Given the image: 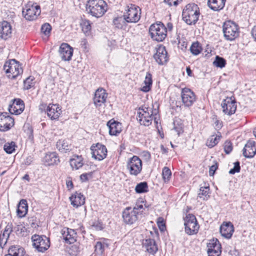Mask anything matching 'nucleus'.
I'll use <instances>...</instances> for the list:
<instances>
[{
    "mask_svg": "<svg viewBox=\"0 0 256 256\" xmlns=\"http://www.w3.org/2000/svg\"><path fill=\"white\" fill-rule=\"evenodd\" d=\"M108 10V4L104 0H89L86 4V10L92 16L102 17Z\"/></svg>",
    "mask_w": 256,
    "mask_h": 256,
    "instance_id": "f257e3e1",
    "label": "nucleus"
},
{
    "mask_svg": "<svg viewBox=\"0 0 256 256\" xmlns=\"http://www.w3.org/2000/svg\"><path fill=\"white\" fill-rule=\"evenodd\" d=\"M199 15V8L194 3L187 4L182 13L184 20L188 24H195L198 19Z\"/></svg>",
    "mask_w": 256,
    "mask_h": 256,
    "instance_id": "f03ea898",
    "label": "nucleus"
},
{
    "mask_svg": "<svg viewBox=\"0 0 256 256\" xmlns=\"http://www.w3.org/2000/svg\"><path fill=\"white\" fill-rule=\"evenodd\" d=\"M149 32L153 40L162 42L167 36L166 28L162 22L152 24L149 28Z\"/></svg>",
    "mask_w": 256,
    "mask_h": 256,
    "instance_id": "7ed1b4c3",
    "label": "nucleus"
},
{
    "mask_svg": "<svg viewBox=\"0 0 256 256\" xmlns=\"http://www.w3.org/2000/svg\"><path fill=\"white\" fill-rule=\"evenodd\" d=\"M4 70L7 74V76L12 79L16 78L23 72L19 62L14 59L6 62L4 66Z\"/></svg>",
    "mask_w": 256,
    "mask_h": 256,
    "instance_id": "20e7f679",
    "label": "nucleus"
},
{
    "mask_svg": "<svg viewBox=\"0 0 256 256\" xmlns=\"http://www.w3.org/2000/svg\"><path fill=\"white\" fill-rule=\"evenodd\" d=\"M223 32L226 40H233L239 36L238 26L232 21L226 22L223 25Z\"/></svg>",
    "mask_w": 256,
    "mask_h": 256,
    "instance_id": "39448f33",
    "label": "nucleus"
},
{
    "mask_svg": "<svg viewBox=\"0 0 256 256\" xmlns=\"http://www.w3.org/2000/svg\"><path fill=\"white\" fill-rule=\"evenodd\" d=\"M137 120L142 125L148 126L151 124L153 119V110L152 108L142 106L138 112Z\"/></svg>",
    "mask_w": 256,
    "mask_h": 256,
    "instance_id": "423d86ee",
    "label": "nucleus"
},
{
    "mask_svg": "<svg viewBox=\"0 0 256 256\" xmlns=\"http://www.w3.org/2000/svg\"><path fill=\"white\" fill-rule=\"evenodd\" d=\"M32 240L33 246L38 252H44L50 246V241L45 236L34 234L32 236Z\"/></svg>",
    "mask_w": 256,
    "mask_h": 256,
    "instance_id": "0eeeda50",
    "label": "nucleus"
},
{
    "mask_svg": "<svg viewBox=\"0 0 256 256\" xmlns=\"http://www.w3.org/2000/svg\"><path fill=\"white\" fill-rule=\"evenodd\" d=\"M126 168L130 175L137 176L142 170V161L136 156L129 158L126 164Z\"/></svg>",
    "mask_w": 256,
    "mask_h": 256,
    "instance_id": "6e6552de",
    "label": "nucleus"
},
{
    "mask_svg": "<svg viewBox=\"0 0 256 256\" xmlns=\"http://www.w3.org/2000/svg\"><path fill=\"white\" fill-rule=\"evenodd\" d=\"M140 8L138 6L131 4L130 6H128V9L124 16L126 22L136 23L140 20Z\"/></svg>",
    "mask_w": 256,
    "mask_h": 256,
    "instance_id": "1a4fd4ad",
    "label": "nucleus"
},
{
    "mask_svg": "<svg viewBox=\"0 0 256 256\" xmlns=\"http://www.w3.org/2000/svg\"><path fill=\"white\" fill-rule=\"evenodd\" d=\"M40 8L39 6H35L29 2L23 8L22 14L26 20H34L40 14Z\"/></svg>",
    "mask_w": 256,
    "mask_h": 256,
    "instance_id": "9d476101",
    "label": "nucleus"
},
{
    "mask_svg": "<svg viewBox=\"0 0 256 256\" xmlns=\"http://www.w3.org/2000/svg\"><path fill=\"white\" fill-rule=\"evenodd\" d=\"M185 231L189 235L196 234L198 232L199 225L196 216L192 214H188L184 218Z\"/></svg>",
    "mask_w": 256,
    "mask_h": 256,
    "instance_id": "9b49d317",
    "label": "nucleus"
},
{
    "mask_svg": "<svg viewBox=\"0 0 256 256\" xmlns=\"http://www.w3.org/2000/svg\"><path fill=\"white\" fill-rule=\"evenodd\" d=\"M236 102L232 97H227L221 104L222 112L225 114L231 116L234 114L236 110Z\"/></svg>",
    "mask_w": 256,
    "mask_h": 256,
    "instance_id": "f8f14e48",
    "label": "nucleus"
},
{
    "mask_svg": "<svg viewBox=\"0 0 256 256\" xmlns=\"http://www.w3.org/2000/svg\"><path fill=\"white\" fill-rule=\"evenodd\" d=\"M92 157L95 160H104L107 155V149L106 147L98 143L95 146H91Z\"/></svg>",
    "mask_w": 256,
    "mask_h": 256,
    "instance_id": "ddd939ff",
    "label": "nucleus"
},
{
    "mask_svg": "<svg viewBox=\"0 0 256 256\" xmlns=\"http://www.w3.org/2000/svg\"><path fill=\"white\" fill-rule=\"evenodd\" d=\"M181 98L182 103L188 107L192 106L196 100L194 92L188 88L182 89Z\"/></svg>",
    "mask_w": 256,
    "mask_h": 256,
    "instance_id": "4468645a",
    "label": "nucleus"
},
{
    "mask_svg": "<svg viewBox=\"0 0 256 256\" xmlns=\"http://www.w3.org/2000/svg\"><path fill=\"white\" fill-rule=\"evenodd\" d=\"M14 119L8 113L0 114V130L5 132L14 126Z\"/></svg>",
    "mask_w": 256,
    "mask_h": 256,
    "instance_id": "2eb2a0df",
    "label": "nucleus"
},
{
    "mask_svg": "<svg viewBox=\"0 0 256 256\" xmlns=\"http://www.w3.org/2000/svg\"><path fill=\"white\" fill-rule=\"evenodd\" d=\"M207 246L208 256H219L220 254L221 245L217 239L210 240Z\"/></svg>",
    "mask_w": 256,
    "mask_h": 256,
    "instance_id": "dca6fc26",
    "label": "nucleus"
},
{
    "mask_svg": "<svg viewBox=\"0 0 256 256\" xmlns=\"http://www.w3.org/2000/svg\"><path fill=\"white\" fill-rule=\"evenodd\" d=\"M136 210H132L130 207L124 209L122 212V218L125 223L132 224L138 219V215Z\"/></svg>",
    "mask_w": 256,
    "mask_h": 256,
    "instance_id": "f3484780",
    "label": "nucleus"
},
{
    "mask_svg": "<svg viewBox=\"0 0 256 256\" xmlns=\"http://www.w3.org/2000/svg\"><path fill=\"white\" fill-rule=\"evenodd\" d=\"M59 53L62 60L70 61L73 54V48L68 44L62 43L60 47Z\"/></svg>",
    "mask_w": 256,
    "mask_h": 256,
    "instance_id": "a211bd4d",
    "label": "nucleus"
},
{
    "mask_svg": "<svg viewBox=\"0 0 256 256\" xmlns=\"http://www.w3.org/2000/svg\"><path fill=\"white\" fill-rule=\"evenodd\" d=\"M154 58L158 64L162 65L166 63L168 58L165 47L163 46L158 47L156 53L154 55Z\"/></svg>",
    "mask_w": 256,
    "mask_h": 256,
    "instance_id": "6ab92c4d",
    "label": "nucleus"
},
{
    "mask_svg": "<svg viewBox=\"0 0 256 256\" xmlns=\"http://www.w3.org/2000/svg\"><path fill=\"white\" fill-rule=\"evenodd\" d=\"M244 156L247 158H252L256 154V143L250 140L245 144L242 150Z\"/></svg>",
    "mask_w": 256,
    "mask_h": 256,
    "instance_id": "aec40b11",
    "label": "nucleus"
},
{
    "mask_svg": "<svg viewBox=\"0 0 256 256\" xmlns=\"http://www.w3.org/2000/svg\"><path fill=\"white\" fill-rule=\"evenodd\" d=\"M24 109V102L20 98L14 99L13 104L8 108L9 112L12 114L16 115L21 114Z\"/></svg>",
    "mask_w": 256,
    "mask_h": 256,
    "instance_id": "412c9836",
    "label": "nucleus"
},
{
    "mask_svg": "<svg viewBox=\"0 0 256 256\" xmlns=\"http://www.w3.org/2000/svg\"><path fill=\"white\" fill-rule=\"evenodd\" d=\"M108 94L106 93L105 90L102 88H98L94 94V102L96 106H100L104 104L107 98Z\"/></svg>",
    "mask_w": 256,
    "mask_h": 256,
    "instance_id": "4be33fe9",
    "label": "nucleus"
},
{
    "mask_svg": "<svg viewBox=\"0 0 256 256\" xmlns=\"http://www.w3.org/2000/svg\"><path fill=\"white\" fill-rule=\"evenodd\" d=\"M48 116L52 120L58 119L62 112L58 105L50 104L46 108Z\"/></svg>",
    "mask_w": 256,
    "mask_h": 256,
    "instance_id": "5701e85b",
    "label": "nucleus"
},
{
    "mask_svg": "<svg viewBox=\"0 0 256 256\" xmlns=\"http://www.w3.org/2000/svg\"><path fill=\"white\" fill-rule=\"evenodd\" d=\"M106 125L109 128V134L112 136H116L122 130V124L114 119L109 120Z\"/></svg>",
    "mask_w": 256,
    "mask_h": 256,
    "instance_id": "b1692460",
    "label": "nucleus"
},
{
    "mask_svg": "<svg viewBox=\"0 0 256 256\" xmlns=\"http://www.w3.org/2000/svg\"><path fill=\"white\" fill-rule=\"evenodd\" d=\"M12 34V26L9 22L3 21L0 24V38L6 40Z\"/></svg>",
    "mask_w": 256,
    "mask_h": 256,
    "instance_id": "393cba45",
    "label": "nucleus"
},
{
    "mask_svg": "<svg viewBox=\"0 0 256 256\" xmlns=\"http://www.w3.org/2000/svg\"><path fill=\"white\" fill-rule=\"evenodd\" d=\"M220 231L222 236L226 238H230L232 235L234 228L230 222L223 223L220 227Z\"/></svg>",
    "mask_w": 256,
    "mask_h": 256,
    "instance_id": "a878e982",
    "label": "nucleus"
},
{
    "mask_svg": "<svg viewBox=\"0 0 256 256\" xmlns=\"http://www.w3.org/2000/svg\"><path fill=\"white\" fill-rule=\"evenodd\" d=\"M62 232V237L66 243L72 244L76 241V233L74 230L65 228Z\"/></svg>",
    "mask_w": 256,
    "mask_h": 256,
    "instance_id": "bb28decb",
    "label": "nucleus"
},
{
    "mask_svg": "<svg viewBox=\"0 0 256 256\" xmlns=\"http://www.w3.org/2000/svg\"><path fill=\"white\" fill-rule=\"evenodd\" d=\"M12 232V224H8L6 226L2 234H0V247L3 248L8 242L10 234Z\"/></svg>",
    "mask_w": 256,
    "mask_h": 256,
    "instance_id": "cd10ccee",
    "label": "nucleus"
},
{
    "mask_svg": "<svg viewBox=\"0 0 256 256\" xmlns=\"http://www.w3.org/2000/svg\"><path fill=\"white\" fill-rule=\"evenodd\" d=\"M71 204L76 208L83 205L85 203V197L80 193L76 192L70 198Z\"/></svg>",
    "mask_w": 256,
    "mask_h": 256,
    "instance_id": "c85d7f7f",
    "label": "nucleus"
},
{
    "mask_svg": "<svg viewBox=\"0 0 256 256\" xmlns=\"http://www.w3.org/2000/svg\"><path fill=\"white\" fill-rule=\"evenodd\" d=\"M143 247L150 254H154L158 248L154 239L148 238L145 240L143 242Z\"/></svg>",
    "mask_w": 256,
    "mask_h": 256,
    "instance_id": "c756f323",
    "label": "nucleus"
},
{
    "mask_svg": "<svg viewBox=\"0 0 256 256\" xmlns=\"http://www.w3.org/2000/svg\"><path fill=\"white\" fill-rule=\"evenodd\" d=\"M226 0H208V7L214 11H220L223 9Z\"/></svg>",
    "mask_w": 256,
    "mask_h": 256,
    "instance_id": "7c9ffc66",
    "label": "nucleus"
},
{
    "mask_svg": "<svg viewBox=\"0 0 256 256\" xmlns=\"http://www.w3.org/2000/svg\"><path fill=\"white\" fill-rule=\"evenodd\" d=\"M44 162L46 164L50 166L57 164L60 160L56 152H52L46 154L44 158Z\"/></svg>",
    "mask_w": 256,
    "mask_h": 256,
    "instance_id": "2f4dec72",
    "label": "nucleus"
},
{
    "mask_svg": "<svg viewBox=\"0 0 256 256\" xmlns=\"http://www.w3.org/2000/svg\"><path fill=\"white\" fill-rule=\"evenodd\" d=\"M28 210V206L27 201L24 199L21 200L18 205L16 210L18 216L20 218L24 217L27 214Z\"/></svg>",
    "mask_w": 256,
    "mask_h": 256,
    "instance_id": "473e14b6",
    "label": "nucleus"
},
{
    "mask_svg": "<svg viewBox=\"0 0 256 256\" xmlns=\"http://www.w3.org/2000/svg\"><path fill=\"white\" fill-rule=\"evenodd\" d=\"M210 197L209 186L208 184V185H206V184H204V186H201L200 187L198 198H200L203 200H206L210 198Z\"/></svg>",
    "mask_w": 256,
    "mask_h": 256,
    "instance_id": "72a5a7b5",
    "label": "nucleus"
},
{
    "mask_svg": "<svg viewBox=\"0 0 256 256\" xmlns=\"http://www.w3.org/2000/svg\"><path fill=\"white\" fill-rule=\"evenodd\" d=\"M56 148L62 153H66L71 150V145L68 144V142L64 140H59L56 144Z\"/></svg>",
    "mask_w": 256,
    "mask_h": 256,
    "instance_id": "f704fd0d",
    "label": "nucleus"
},
{
    "mask_svg": "<svg viewBox=\"0 0 256 256\" xmlns=\"http://www.w3.org/2000/svg\"><path fill=\"white\" fill-rule=\"evenodd\" d=\"M11 256H24V248L19 246H12L8 250Z\"/></svg>",
    "mask_w": 256,
    "mask_h": 256,
    "instance_id": "c9c22d12",
    "label": "nucleus"
},
{
    "mask_svg": "<svg viewBox=\"0 0 256 256\" xmlns=\"http://www.w3.org/2000/svg\"><path fill=\"white\" fill-rule=\"evenodd\" d=\"M152 76L150 73L148 72L145 77V79L144 80V84L145 86H144L142 88V90L144 92H148L150 87L152 85Z\"/></svg>",
    "mask_w": 256,
    "mask_h": 256,
    "instance_id": "e433bc0d",
    "label": "nucleus"
},
{
    "mask_svg": "<svg viewBox=\"0 0 256 256\" xmlns=\"http://www.w3.org/2000/svg\"><path fill=\"white\" fill-rule=\"evenodd\" d=\"M70 166L72 168L76 170L81 168L82 165V159L81 156H76L75 158H72L70 162Z\"/></svg>",
    "mask_w": 256,
    "mask_h": 256,
    "instance_id": "4c0bfd02",
    "label": "nucleus"
},
{
    "mask_svg": "<svg viewBox=\"0 0 256 256\" xmlns=\"http://www.w3.org/2000/svg\"><path fill=\"white\" fill-rule=\"evenodd\" d=\"M126 22L124 16L116 18L113 20L114 24L120 29L124 28L126 27Z\"/></svg>",
    "mask_w": 256,
    "mask_h": 256,
    "instance_id": "58836bf2",
    "label": "nucleus"
},
{
    "mask_svg": "<svg viewBox=\"0 0 256 256\" xmlns=\"http://www.w3.org/2000/svg\"><path fill=\"white\" fill-rule=\"evenodd\" d=\"M148 186L146 182H141L138 184L135 190L136 193L141 194L148 192Z\"/></svg>",
    "mask_w": 256,
    "mask_h": 256,
    "instance_id": "ea45409f",
    "label": "nucleus"
},
{
    "mask_svg": "<svg viewBox=\"0 0 256 256\" xmlns=\"http://www.w3.org/2000/svg\"><path fill=\"white\" fill-rule=\"evenodd\" d=\"M34 76H30L27 78L24 82V90H29L34 85Z\"/></svg>",
    "mask_w": 256,
    "mask_h": 256,
    "instance_id": "a19ab883",
    "label": "nucleus"
},
{
    "mask_svg": "<svg viewBox=\"0 0 256 256\" xmlns=\"http://www.w3.org/2000/svg\"><path fill=\"white\" fill-rule=\"evenodd\" d=\"M213 64L218 68H222L224 67L226 64V60L224 58L216 56L215 60L213 62Z\"/></svg>",
    "mask_w": 256,
    "mask_h": 256,
    "instance_id": "79ce46f5",
    "label": "nucleus"
},
{
    "mask_svg": "<svg viewBox=\"0 0 256 256\" xmlns=\"http://www.w3.org/2000/svg\"><path fill=\"white\" fill-rule=\"evenodd\" d=\"M220 138V136H211L208 139L206 145L209 148H212L218 143Z\"/></svg>",
    "mask_w": 256,
    "mask_h": 256,
    "instance_id": "37998d69",
    "label": "nucleus"
},
{
    "mask_svg": "<svg viewBox=\"0 0 256 256\" xmlns=\"http://www.w3.org/2000/svg\"><path fill=\"white\" fill-rule=\"evenodd\" d=\"M16 147L15 142H10L6 143L4 146V148L6 153L12 154L15 150Z\"/></svg>",
    "mask_w": 256,
    "mask_h": 256,
    "instance_id": "c03bdc74",
    "label": "nucleus"
},
{
    "mask_svg": "<svg viewBox=\"0 0 256 256\" xmlns=\"http://www.w3.org/2000/svg\"><path fill=\"white\" fill-rule=\"evenodd\" d=\"M83 32L86 35H89L91 30L90 23L89 20H84L81 24Z\"/></svg>",
    "mask_w": 256,
    "mask_h": 256,
    "instance_id": "a18cd8bd",
    "label": "nucleus"
},
{
    "mask_svg": "<svg viewBox=\"0 0 256 256\" xmlns=\"http://www.w3.org/2000/svg\"><path fill=\"white\" fill-rule=\"evenodd\" d=\"M191 52L194 55L198 54L202 50L201 46L198 42H194L192 44L190 48Z\"/></svg>",
    "mask_w": 256,
    "mask_h": 256,
    "instance_id": "49530a36",
    "label": "nucleus"
},
{
    "mask_svg": "<svg viewBox=\"0 0 256 256\" xmlns=\"http://www.w3.org/2000/svg\"><path fill=\"white\" fill-rule=\"evenodd\" d=\"M162 178L165 182H168L171 176L172 172L169 168L164 167L162 172Z\"/></svg>",
    "mask_w": 256,
    "mask_h": 256,
    "instance_id": "de8ad7c7",
    "label": "nucleus"
},
{
    "mask_svg": "<svg viewBox=\"0 0 256 256\" xmlns=\"http://www.w3.org/2000/svg\"><path fill=\"white\" fill-rule=\"evenodd\" d=\"M104 250V244H102L100 242H96L95 245V252L96 254L102 255Z\"/></svg>",
    "mask_w": 256,
    "mask_h": 256,
    "instance_id": "09e8293b",
    "label": "nucleus"
},
{
    "mask_svg": "<svg viewBox=\"0 0 256 256\" xmlns=\"http://www.w3.org/2000/svg\"><path fill=\"white\" fill-rule=\"evenodd\" d=\"M52 27L48 23L44 24L41 28V32L46 36H48L50 32Z\"/></svg>",
    "mask_w": 256,
    "mask_h": 256,
    "instance_id": "8fccbe9b",
    "label": "nucleus"
},
{
    "mask_svg": "<svg viewBox=\"0 0 256 256\" xmlns=\"http://www.w3.org/2000/svg\"><path fill=\"white\" fill-rule=\"evenodd\" d=\"M240 163L239 162H236L234 163V166L230 170L229 174H234L236 172H240Z\"/></svg>",
    "mask_w": 256,
    "mask_h": 256,
    "instance_id": "3c124183",
    "label": "nucleus"
},
{
    "mask_svg": "<svg viewBox=\"0 0 256 256\" xmlns=\"http://www.w3.org/2000/svg\"><path fill=\"white\" fill-rule=\"evenodd\" d=\"M232 150V144L230 142H226L224 144V150L226 154H230Z\"/></svg>",
    "mask_w": 256,
    "mask_h": 256,
    "instance_id": "603ef678",
    "label": "nucleus"
},
{
    "mask_svg": "<svg viewBox=\"0 0 256 256\" xmlns=\"http://www.w3.org/2000/svg\"><path fill=\"white\" fill-rule=\"evenodd\" d=\"M182 1V0H164V2L170 6H176Z\"/></svg>",
    "mask_w": 256,
    "mask_h": 256,
    "instance_id": "864d4df0",
    "label": "nucleus"
},
{
    "mask_svg": "<svg viewBox=\"0 0 256 256\" xmlns=\"http://www.w3.org/2000/svg\"><path fill=\"white\" fill-rule=\"evenodd\" d=\"M174 130L177 132L178 136H179L180 134L184 132L183 126H182V124L176 126L175 122H174Z\"/></svg>",
    "mask_w": 256,
    "mask_h": 256,
    "instance_id": "5fc2aeb1",
    "label": "nucleus"
},
{
    "mask_svg": "<svg viewBox=\"0 0 256 256\" xmlns=\"http://www.w3.org/2000/svg\"><path fill=\"white\" fill-rule=\"evenodd\" d=\"M144 209V206L142 204H136L133 208L132 210H136V212H137V214L138 215L140 214H142V210Z\"/></svg>",
    "mask_w": 256,
    "mask_h": 256,
    "instance_id": "6e6d98bb",
    "label": "nucleus"
},
{
    "mask_svg": "<svg viewBox=\"0 0 256 256\" xmlns=\"http://www.w3.org/2000/svg\"><path fill=\"white\" fill-rule=\"evenodd\" d=\"M218 166L217 163H216L214 164L210 168L209 170V174L210 176H212L214 174V172L216 169L218 168Z\"/></svg>",
    "mask_w": 256,
    "mask_h": 256,
    "instance_id": "4d7b16f0",
    "label": "nucleus"
},
{
    "mask_svg": "<svg viewBox=\"0 0 256 256\" xmlns=\"http://www.w3.org/2000/svg\"><path fill=\"white\" fill-rule=\"evenodd\" d=\"M158 224L161 230H163L166 228V226L162 218H159L158 221Z\"/></svg>",
    "mask_w": 256,
    "mask_h": 256,
    "instance_id": "13d9d810",
    "label": "nucleus"
},
{
    "mask_svg": "<svg viewBox=\"0 0 256 256\" xmlns=\"http://www.w3.org/2000/svg\"><path fill=\"white\" fill-rule=\"evenodd\" d=\"M90 175L88 174H83L80 175V178L82 182H86L88 180V176Z\"/></svg>",
    "mask_w": 256,
    "mask_h": 256,
    "instance_id": "bf43d9fd",
    "label": "nucleus"
},
{
    "mask_svg": "<svg viewBox=\"0 0 256 256\" xmlns=\"http://www.w3.org/2000/svg\"><path fill=\"white\" fill-rule=\"evenodd\" d=\"M66 186L68 189H72L73 188V184L71 180H66Z\"/></svg>",
    "mask_w": 256,
    "mask_h": 256,
    "instance_id": "052dcab7",
    "label": "nucleus"
},
{
    "mask_svg": "<svg viewBox=\"0 0 256 256\" xmlns=\"http://www.w3.org/2000/svg\"><path fill=\"white\" fill-rule=\"evenodd\" d=\"M251 33L252 37L256 41V25L252 28Z\"/></svg>",
    "mask_w": 256,
    "mask_h": 256,
    "instance_id": "680f3d73",
    "label": "nucleus"
},
{
    "mask_svg": "<svg viewBox=\"0 0 256 256\" xmlns=\"http://www.w3.org/2000/svg\"><path fill=\"white\" fill-rule=\"evenodd\" d=\"M92 226L95 228L96 230H101L102 228V225L100 224H94L92 225Z\"/></svg>",
    "mask_w": 256,
    "mask_h": 256,
    "instance_id": "e2e57ef3",
    "label": "nucleus"
},
{
    "mask_svg": "<svg viewBox=\"0 0 256 256\" xmlns=\"http://www.w3.org/2000/svg\"><path fill=\"white\" fill-rule=\"evenodd\" d=\"M47 106H46V104H40V106H39V110L42 112L43 110H44L46 108H47Z\"/></svg>",
    "mask_w": 256,
    "mask_h": 256,
    "instance_id": "0e129e2a",
    "label": "nucleus"
},
{
    "mask_svg": "<svg viewBox=\"0 0 256 256\" xmlns=\"http://www.w3.org/2000/svg\"><path fill=\"white\" fill-rule=\"evenodd\" d=\"M173 28L172 24L171 22H168L167 24L166 30L168 29L169 30H172Z\"/></svg>",
    "mask_w": 256,
    "mask_h": 256,
    "instance_id": "69168bd1",
    "label": "nucleus"
},
{
    "mask_svg": "<svg viewBox=\"0 0 256 256\" xmlns=\"http://www.w3.org/2000/svg\"><path fill=\"white\" fill-rule=\"evenodd\" d=\"M186 72L188 76H191V74L192 73V72L190 68V67H186Z\"/></svg>",
    "mask_w": 256,
    "mask_h": 256,
    "instance_id": "338daca9",
    "label": "nucleus"
},
{
    "mask_svg": "<svg viewBox=\"0 0 256 256\" xmlns=\"http://www.w3.org/2000/svg\"><path fill=\"white\" fill-rule=\"evenodd\" d=\"M23 179L26 180H27L29 181V180H30L29 176L28 174H25L23 176Z\"/></svg>",
    "mask_w": 256,
    "mask_h": 256,
    "instance_id": "774afa93",
    "label": "nucleus"
}]
</instances>
